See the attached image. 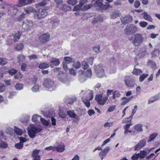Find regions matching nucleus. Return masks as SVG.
Listing matches in <instances>:
<instances>
[{
  "label": "nucleus",
  "mask_w": 160,
  "mask_h": 160,
  "mask_svg": "<svg viewBox=\"0 0 160 160\" xmlns=\"http://www.w3.org/2000/svg\"><path fill=\"white\" fill-rule=\"evenodd\" d=\"M121 22L123 24H125L128 23L132 20V17L129 15H127L126 16L122 17L121 18Z\"/></svg>",
  "instance_id": "14"
},
{
  "label": "nucleus",
  "mask_w": 160,
  "mask_h": 160,
  "mask_svg": "<svg viewBox=\"0 0 160 160\" xmlns=\"http://www.w3.org/2000/svg\"><path fill=\"white\" fill-rule=\"evenodd\" d=\"M110 150V148L109 147H107L103 149L102 151L104 153V155H106Z\"/></svg>",
  "instance_id": "55"
},
{
  "label": "nucleus",
  "mask_w": 160,
  "mask_h": 160,
  "mask_svg": "<svg viewBox=\"0 0 160 160\" xmlns=\"http://www.w3.org/2000/svg\"><path fill=\"white\" fill-rule=\"evenodd\" d=\"M66 76V74L60 72L58 75V78L61 82L63 83H67L68 82V80Z\"/></svg>",
  "instance_id": "11"
},
{
  "label": "nucleus",
  "mask_w": 160,
  "mask_h": 160,
  "mask_svg": "<svg viewBox=\"0 0 160 160\" xmlns=\"http://www.w3.org/2000/svg\"><path fill=\"white\" fill-rule=\"evenodd\" d=\"M142 73V71L140 69H137L135 68H134L132 73L136 75H139Z\"/></svg>",
  "instance_id": "23"
},
{
  "label": "nucleus",
  "mask_w": 160,
  "mask_h": 160,
  "mask_svg": "<svg viewBox=\"0 0 160 160\" xmlns=\"http://www.w3.org/2000/svg\"><path fill=\"white\" fill-rule=\"evenodd\" d=\"M27 0H19V3L21 6H24L27 4Z\"/></svg>",
  "instance_id": "59"
},
{
  "label": "nucleus",
  "mask_w": 160,
  "mask_h": 160,
  "mask_svg": "<svg viewBox=\"0 0 160 160\" xmlns=\"http://www.w3.org/2000/svg\"><path fill=\"white\" fill-rule=\"evenodd\" d=\"M38 67L41 69H46L49 67V65L48 63L43 62L40 64Z\"/></svg>",
  "instance_id": "28"
},
{
  "label": "nucleus",
  "mask_w": 160,
  "mask_h": 160,
  "mask_svg": "<svg viewBox=\"0 0 160 160\" xmlns=\"http://www.w3.org/2000/svg\"><path fill=\"white\" fill-rule=\"evenodd\" d=\"M119 15V13L118 11H116L115 12H112L111 17L112 18H115Z\"/></svg>",
  "instance_id": "41"
},
{
  "label": "nucleus",
  "mask_w": 160,
  "mask_h": 160,
  "mask_svg": "<svg viewBox=\"0 0 160 160\" xmlns=\"http://www.w3.org/2000/svg\"><path fill=\"white\" fill-rule=\"evenodd\" d=\"M67 114L71 118H76L77 115L74 112V111H67Z\"/></svg>",
  "instance_id": "30"
},
{
  "label": "nucleus",
  "mask_w": 160,
  "mask_h": 160,
  "mask_svg": "<svg viewBox=\"0 0 160 160\" xmlns=\"http://www.w3.org/2000/svg\"><path fill=\"white\" fill-rule=\"evenodd\" d=\"M51 23L53 25L58 24L60 22L58 18H55L51 21Z\"/></svg>",
  "instance_id": "35"
},
{
  "label": "nucleus",
  "mask_w": 160,
  "mask_h": 160,
  "mask_svg": "<svg viewBox=\"0 0 160 160\" xmlns=\"http://www.w3.org/2000/svg\"><path fill=\"white\" fill-rule=\"evenodd\" d=\"M28 58L29 60H31L32 59H38L37 56L35 55H32L28 56Z\"/></svg>",
  "instance_id": "63"
},
{
  "label": "nucleus",
  "mask_w": 160,
  "mask_h": 160,
  "mask_svg": "<svg viewBox=\"0 0 160 160\" xmlns=\"http://www.w3.org/2000/svg\"><path fill=\"white\" fill-rule=\"evenodd\" d=\"M40 120L42 124L44 125L48 126L49 124V122L48 121L42 118H40Z\"/></svg>",
  "instance_id": "47"
},
{
  "label": "nucleus",
  "mask_w": 160,
  "mask_h": 160,
  "mask_svg": "<svg viewBox=\"0 0 160 160\" xmlns=\"http://www.w3.org/2000/svg\"><path fill=\"white\" fill-rule=\"evenodd\" d=\"M24 47V44L23 43H21L17 45L15 48L17 49L18 51H19L23 48Z\"/></svg>",
  "instance_id": "45"
},
{
  "label": "nucleus",
  "mask_w": 160,
  "mask_h": 160,
  "mask_svg": "<svg viewBox=\"0 0 160 160\" xmlns=\"http://www.w3.org/2000/svg\"><path fill=\"white\" fill-rule=\"evenodd\" d=\"M79 80L81 82H84L86 80V77L84 74V72L82 70L79 72Z\"/></svg>",
  "instance_id": "16"
},
{
  "label": "nucleus",
  "mask_w": 160,
  "mask_h": 160,
  "mask_svg": "<svg viewBox=\"0 0 160 160\" xmlns=\"http://www.w3.org/2000/svg\"><path fill=\"white\" fill-rule=\"evenodd\" d=\"M140 26L142 28H145L148 25V23L145 21H141L139 22Z\"/></svg>",
  "instance_id": "56"
},
{
  "label": "nucleus",
  "mask_w": 160,
  "mask_h": 160,
  "mask_svg": "<svg viewBox=\"0 0 160 160\" xmlns=\"http://www.w3.org/2000/svg\"><path fill=\"white\" fill-rule=\"evenodd\" d=\"M142 125L141 124H138L134 125L133 128L134 129L138 132H142L143 131L142 129Z\"/></svg>",
  "instance_id": "22"
},
{
  "label": "nucleus",
  "mask_w": 160,
  "mask_h": 160,
  "mask_svg": "<svg viewBox=\"0 0 160 160\" xmlns=\"http://www.w3.org/2000/svg\"><path fill=\"white\" fill-rule=\"evenodd\" d=\"M50 62L55 66H58L60 64L59 60L55 58H53L50 61Z\"/></svg>",
  "instance_id": "24"
},
{
  "label": "nucleus",
  "mask_w": 160,
  "mask_h": 160,
  "mask_svg": "<svg viewBox=\"0 0 160 160\" xmlns=\"http://www.w3.org/2000/svg\"><path fill=\"white\" fill-rule=\"evenodd\" d=\"M132 118L130 117V116L128 118H125L122 121V123H127L131 122Z\"/></svg>",
  "instance_id": "46"
},
{
  "label": "nucleus",
  "mask_w": 160,
  "mask_h": 160,
  "mask_svg": "<svg viewBox=\"0 0 160 160\" xmlns=\"http://www.w3.org/2000/svg\"><path fill=\"white\" fill-rule=\"evenodd\" d=\"M59 116L62 118H64L66 117V116L67 115L66 112L62 110H60L59 112Z\"/></svg>",
  "instance_id": "51"
},
{
  "label": "nucleus",
  "mask_w": 160,
  "mask_h": 160,
  "mask_svg": "<svg viewBox=\"0 0 160 160\" xmlns=\"http://www.w3.org/2000/svg\"><path fill=\"white\" fill-rule=\"evenodd\" d=\"M81 63L82 65V68L83 69L86 70L89 67V65L86 61H83L81 62Z\"/></svg>",
  "instance_id": "42"
},
{
  "label": "nucleus",
  "mask_w": 160,
  "mask_h": 160,
  "mask_svg": "<svg viewBox=\"0 0 160 160\" xmlns=\"http://www.w3.org/2000/svg\"><path fill=\"white\" fill-rule=\"evenodd\" d=\"M124 81L125 84L128 87H133L136 84L134 77L132 75L125 76Z\"/></svg>",
  "instance_id": "5"
},
{
  "label": "nucleus",
  "mask_w": 160,
  "mask_h": 160,
  "mask_svg": "<svg viewBox=\"0 0 160 160\" xmlns=\"http://www.w3.org/2000/svg\"><path fill=\"white\" fill-rule=\"evenodd\" d=\"M40 151V150L36 149H34L32 152V157H35L38 156V155Z\"/></svg>",
  "instance_id": "52"
},
{
  "label": "nucleus",
  "mask_w": 160,
  "mask_h": 160,
  "mask_svg": "<svg viewBox=\"0 0 160 160\" xmlns=\"http://www.w3.org/2000/svg\"><path fill=\"white\" fill-rule=\"evenodd\" d=\"M60 9L64 12L69 11L71 10V8L70 6L66 4H62V6L60 8Z\"/></svg>",
  "instance_id": "21"
},
{
  "label": "nucleus",
  "mask_w": 160,
  "mask_h": 160,
  "mask_svg": "<svg viewBox=\"0 0 160 160\" xmlns=\"http://www.w3.org/2000/svg\"><path fill=\"white\" fill-rule=\"evenodd\" d=\"M146 140L145 139H143L140 140L135 147L134 150H139L144 147L146 145Z\"/></svg>",
  "instance_id": "13"
},
{
  "label": "nucleus",
  "mask_w": 160,
  "mask_h": 160,
  "mask_svg": "<svg viewBox=\"0 0 160 160\" xmlns=\"http://www.w3.org/2000/svg\"><path fill=\"white\" fill-rule=\"evenodd\" d=\"M26 14L22 13L21 15L17 18V21L18 22H20L25 17Z\"/></svg>",
  "instance_id": "54"
},
{
  "label": "nucleus",
  "mask_w": 160,
  "mask_h": 160,
  "mask_svg": "<svg viewBox=\"0 0 160 160\" xmlns=\"http://www.w3.org/2000/svg\"><path fill=\"white\" fill-rule=\"evenodd\" d=\"M15 88L17 90H21L23 88V85L21 83H17L15 85Z\"/></svg>",
  "instance_id": "40"
},
{
  "label": "nucleus",
  "mask_w": 160,
  "mask_h": 160,
  "mask_svg": "<svg viewBox=\"0 0 160 160\" xmlns=\"http://www.w3.org/2000/svg\"><path fill=\"white\" fill-rule=\"evenodd\" d=\"M138 153H135L132 157L131 158L133 160H137L140 157Z\"/></svg>",
  "instance_id": "61"
},
{
  "label": "nucleus",
  "mask_w": 160,
  "mask_h": 160,
  "mask_svg": "<svg viewBox=\"0 0 160 160\" xmlns=\"http://www.w3.org/2000/svg\"><path fill=\"white\" fill-rule=\"evenodd\" d=\"M34 25L33 22L31 20H26L23 21L22 24V29L23 31L30 30Z\"/></svg>",
  "instance_id": "8"
},
{
  "label": "nucleus",
  "mask_w": 160,
  "mask_h": 160,
  "mask_svg": "<svg viewBox=\"0 0 160 160\" xmlns=\"http://www.w3.org/2000/svg\"><path fill=\"white\" fill-rule=\"evenodd\" d=\"M122 100H124L121 103V105H125L128 102L127 99V97H126L123 98Z\"/></svg>",
  "instance_id": "64"
},
{
  "label": "nucleus",
  "mask_w": 160,
  "mask_h": 160,
  "mask_svg": "<svg viewBox=\"0 0 160 160\" xmlns=\"http://www.w3.org/2000/svg\"><path fill=\"white\" fill-rule=\"evenodd\" d=\"M104 0H96L94 3H91L84 6L82 8V11H86L90 9L93 6H94L98 11L105 10L109 7L108 2L105 3V5H103L102 2Z\"/></svg>",
  "instance_id": "1"
},
{
  "label": "nucleus",
  "mask_w": 160,
  "mask_h": 160,
  "mask_svg": "<svg viewBox=\"0 0 160 160\" xmlns=\"http://www.w3.org/2000/svg\"><path fill=\"white\" fill-rule=\"evenodd\" d=\"M25 58V57L22 54L19 55L17 57V61L18 62H23Z\"/></svg>",
  "instance_id": "32"
},
{
  "label": "nucleus",
  "mask_w": 160,
  "mask_h": 160,
  "mask_svg": "<svg viewBox=\"0 0 160 160\" xmlns=\"http://www.w3.org/2000/svg\"><path fill=\"white\" fill-rule=\"evenodd\" d=\"M7 63V59L0 58V65H4Z\"/></svg>",
  "instance_id": "53"
},
{
  "label": "nucleus",
  "mask_w": 160,
  "mask_h": 160,
  "mask_svg": "<svg viewBox=\"0 0 160 160\" xmlns=\"http://www.w3.org/2000/svg\"><path fill=\"white\" fill-rule=\"evenodd\" d=\"M147 152L144 150L141 151L140 153H138L139 154V157L141 158H142L145 157L147 155Z\"/></svg>",
  "instance_id": "50"
},
{
  "label": "nucleus",
  "mask_w": 160,
  "mask_h": 160,
  "mask_svg": "<svg viewBox=\"0 0 160 160\" xmlns=\"http://www.w3.org/2000/svg\"><path fill=\"white\" fill-rule=\"evenodd\" d=\"M17 71L16 70L13 69H10L8 71L9 74L11 75L15 74L17 73Z\"/></svg>",
  "instance_id": "60"
},
{
  "label": "nucleus",
  "mask_w": 160,
  "mask_h": 160,
  "mask_svg": "<svg viewBox=\"0 0 160 160\" xmlns=\"http://www.w3.org/2000/svg\"><path fill=\"white\" fill-rule=\"evenodd\" d=\"M67 2L69 4H71L72 6H74L77 3V1L76 0H68Z\"/></svg>",
  "instance_id": "58"
},
{
  "label": "nucleus",
  "mask_w": 160,
  "mask_h": 160,
  "mask_svg": "<svg viewBox=\"0 0 160 160\" xmlns=\"http://www.w3.org/2000/svg\"><path fill=\"white\" fill-rule=\"evenodd\" d=\"M148 76V74H143L141 75L139 78V81L140 82H142L144 79Z\"/></svg>",
  "instance_id": "49"
},
{
  "label": "nucleus",
  "mask_w": 160,
  "mask_h": 160,
  "mask_svg": "<svg viewBox=\"0 0 160 160\" xmlns=\"http://www.w3.org/2000/svg\"><path fill=\"white\" fill-rule=\"evenodd\" d=\"M8 144L2 141H0V148H6L8 147Z\"/></svg>",
  "instance_id": "39"
},
{
  "label": "nucleus",
  "mask_w": 160,
  "mask_h": 160,
  "mask_svg": "<svg viewBox=\"0 0 160 160\" xmlns=\"http://www.w3.org/2000/svg\"><path fill=\"white\" fill-rule=\"evenodd\" d=\"M148 64L153 68H155L156 66L155 63L151 60H149L148 61Z\"/></svg>",
  "instance_id": "44"
},
{
  "label": "nucleus",
  "mask_w": 160,
  "mask_h": 160,
  "mask_svg": "<svg viewBox=\"0 0 160 160\" xmlns=\"http://www.w3.org/2000/svg\"><path fill=\"white\" fill-rule=\"evenodd\" d=\"M95 72L97 76L99 78H102L105 76V73L103 67L101 64L95 65L94 67Z\"/></svg>",
  "instance_id": "6"
},
{
  "label": "nucleus",
  "mask_w": 160,
  "mask_h": 160,
  "mask_svg": "<svg viewBox=\"0 0 160 160\" xmlns=\"http://www.w3.org/2000/svg\"><path fill=\"white\" fill-rule=\"evenodd\" d=\"M50 36L48 33H45L41 35L39 37V40L42 43L48 42L50 39Z\"/></svg>",
  "instance_id": "12"
},
{
  "label": "nucleus",
  "mask_w": 160,
  "mask_h": 160,
  "mask_svg": "<svg viewBox=\"0 0 160 160\" xmlns=\"http://www.w3.org/2000/svg\"><path fill=\"white\" fill-rule=\"evenodd\" d=\"M158 135V133L156 132H154L151 134L150 135L148 139V140L147 142H150L153 141L157 136Z\"/></svg>",
  "instance_id": "25"
},
{
  "label": "nucleus",
  "mask_w": 160,
  "mask_h": 160,
  "mask_svg": "<svg viewBox=\"0 0 160 160\" xmlns=\"http://www.w3.org/2000/svg\"><path fill=\"white\" fill-rule=\"evenodd\" d=\"M21 34L22 32H20L16 33L13 36L14 41H18L19 39Z\"/></svg>",
  "instance_id": "27"
},
{
  "label": "nucleus",
  "mask_w": 160,
  "mask_h": 160,
  "mask_svg": "<svg viewBox=\"0 0 160 160\" xmlns=\"http://www.w3.org/2000/svg\"><path fill=\"white\" fill-rule=\"evenodd\" d=\"M137 31V28L134 25L129 24L124 29V32L126 34L130 35L133 34Z\"/></svg>",
  "instance_id": "7"
},
{
  "label": "nucleus",
  "mask_w": 160,
  "mask_h": 160,
  "mask_svg": "<svg viewBox=\"0 0 160 160\" xmlns=\"http://www.w3.org/2000/svg\"><path fill=\"white\" fill-rule=\"evenodd\" d=\"M37 78H33V82L35 84V85L32 88V91L34 92H38L39 90V86L38 84L36 83L37 81Z\"/></svg>",
  "instance_id": "18"
},
{
  "label": "nucleus",
  "mask_w": 160,
  "mask_h": 160,
  "mask_svg": "<svg viewBox=\"0 0 160 160\" xmlns=\"http://www.w3.org/2000/svg\"><path fill=\"white\" fill-rule=\"evenodd\" d=\"M42 129L37 128L33 124L29 125L28 128V134L29 137L32 138H34L36 134L41 132Z\"/></svg>",
  "instance_id": "3"
},
{
  "label": "nucleus",
  "mask_w": 160,
  "mask_h": 160,
  "mask_svg": "<svg viewBox=\"0 0 160 160\" xmlns=\"http://www.w3.org/2000/svg\"><path fill=\"white\" fill-rule=\"evenodd\" d=\"M23 144L21 142H19V143H17L15 144V147L17 149H21L23 147Z\"/></svg>",
  "instance_id": "48"
},
{
  "label": "nucleus",
  "mask_w": 160,
  "mask_h": 160,
  "mask_svg": "<svg viewBox=\"0 0 160 160\" xmlns=\"http://www.w3.org/2000/svg\"><path fill=\"white\" fill-rule=\"evenodd\" d=\"M5 89V87L4 85L0 83V92H3Z\"/></svg>",
  "instance_id": "57"
},
{
  "label": "nucleus",
  "mask_w": 160,
  "mask_h": 160,
  "mask_svg": "<svg viewBox=\"0 0 160 160\" xmlns=\"http://www.w3.org/2000/svg\"><path fill=\"white\" fill-rule=\"evenodd\" d=\"M84 74L86 77L90 78L92 76V72L90 69H88L85 72Z\"/></svg>",
  "instance_id": "33"
},
{
  "label": "nucleus",
  "mask_w": 160,
  "mask_h": 160,
  "mask_svg": "<svg viewBox=\"0 0 160 160\" xmlns=\"http://www.w3.org/2000/svg\"><path fill=\"white\" fill-rule=\"evenodd\" d=\"M87 1V0H81L79 3L75 6L73 9V11H77L78 10L80 9L83 6L84 3Z\"/></svg>",
  "instance_id": "15"
},
{
  "label": "nucleus",
  "mask_w": 160,
  "mask_h": 160,
  "mask_svg": "<svg viewBox=\"0 0 160 160\" xmlns=\"http://www.w3.org/2000/svg\"><path fill=\"white\" fill-rule=\"evenodd\" d=\"M65 146L63 143H61L56 147H55L56 150L59 152H62L65 150Z\"/></svg>",
  "instance_id": "17"
},
{
  "label": "nucleus",
  "mask_w": 160,
  "mask_h": 160,
  "mask_svg": "<svg viewBox=\"0 0 160 160\" xmlns=\"http://www.w3.org/2000/svg\"><path fill=\"white\" fill-rule=\"evenodd\" d=\"M45 149L48 151L52 150L53 151H55L56 150L55 147L53 146L47 147L45 148Z\"/></svg>",
  "instance_id": "62"
},
{
  "label": "nucleus",
  "mask_w": 160,
  "mask_h": 160,
  "mask_svg": "<svg viewBox=\"0 0 160 160\" xmlns=\"http://www.w3.org/2000/svg\"><path fill=\"white\" fill-rule=\"evenodd\" d=\"M14 131L18 135H21L22 134V131L20 129L15 127Z\"/></svg>",
  "instance_id": "43"
},
{
  "label": "nucleus",
  "mask_w": 160,
  "mask_h": 160,
  "mask_svg": "<svg viewBox=\"0 0 160 160\" xmlns=\"http://www.w3.org/2000/svg\"><path fill=\"white\" fill-rule=\"evenodd\" d=\"M47 15V12L45 9H40L38 11L34 13V17L35 18L38 19H41Z\"/></svg>",
  "instance_id": "9"
},
{
  "label": "nucleus",
  "mask_w": 160,
  "mask_h": 160,
  "mask_svg": "<svg viewBox=\"0 0 160 160\" xmlns=\"http://www.w3.org/2000/svg\"><path fill=\"white\" fill-rule=\"evenodd\" d=\"M160 53V51L158 49H155L151 52L152 57H155L158 56Z\"/></svg>",
  "instance_id": "31"
},
{
  "label": "nucleus",
  "mask_w": 160,
  "mask_h": 160,
  "mask_svg": "<svg viewBox=\"0 0 160 160\" xmlns=\"http://www.w3.org/2000/svg\"><path fill=\"white\" fill-rule=\"evenodd\" d=\"M73 66L75 68L78 69L81 68V64L79 61L74 62Z\"/></svg>",
  "instance_id": "37"
},
{
  "label": "nucleus",
  "mask_w": 160,
  "mask_h": 160,
  "mask_svg": "<svg viewBox=\"0 0 160 160\" xmlns=\"http://www.w3.org/2000/svg\"><path fill=\"white\" fill-rule=\"evenodd\" d=\"M142 15H143V18L144 19L151 22L152 21L153 19L146 12H144Z\"/></svg>",
  "instance_id": "19"
},
{
  "label": "nucleus",
  "mask_w": 160,
  "mask_h": 160,
  "mask_svg": "<svg viewBox=\"0 0 160 160\" xmlns=\"http://www.w3.org/2000/svg\"><path fill=\"white\" fill-rule=\"evenodd\" d=\"M41 118V116L38 114H35L33 116L32 118V121L33 122H37L39 118Z\"/></svg>",
  "instance_id": "36"
},
{
  "label": "nucleus",
  "mask_w": 160,
  "mask_h": 160,
  "mask_svg": "<svg viewBox=\"0 0 160 160\" xmlns=\"http://www.w3.org/2000/svg\"><path fill=\"white\" fill-rule=\"evenodd\" d=\"M103 21V18H102L100 16H98L96 18H93L92 20V22L93 24H95L98 23L99 22H102Z\"/></svg>",
  "instance_id": "20"
},
{
  "label": "nucleus",
  "mask_w": 160,
  "mask_h": 160,
  "mask_svg": "<svg viewBox=\"0 0 160 160\" xmlns=\"http://www.w3.org/2000/svg\"><path fill=\"white\" fill-rule=\"evenodd\" d=\"M82 102L84 103L86 107H89L90 105V103L89 102V99H87L82 98Z\"/></svg>",
  "instance_id": "34"
},
{
  "label": "nucleus",
  "mask_w": 160,
  "mask_h": 160,
  "mask_svg": "<svg viewBox=\"0 0 160 160\" xmlns=\"http://www.w3.org/2000/svg\"><path fill=\"white\" fill-rule=\"evenodd\" d=\"M121 96L120 92L118 91H115L113 93L112 98L114 100L117 98H119Z\"/></svg>",
  "instance_id": "26"
},
{
  "label": "nucleus",
  "mask_w": 160,
  "mask_h": 160,
  "mask_svg": "<svg viewBox=\"0 0 160 160\" xmlns=\"http://www.w3.org/2000/svg\"><path fill=\"white\" fill-rule=\"evenodd\" d=\"M64 59L65 62L68 64L72 62H73L72 58L68 57H65L64 58Z\"/></svg>",
  "instance_id": "38"
},
{
  "label": "nucleus",
  "mask_w": 160,
  "mask_h": 160,
  "mask_svg": "<svg viewBox=\"0 0 160 160\" xmlns=\"http://www.w3.org/2000/svg\"><path fill=\"white\" fill-rule=\"evenodd\" d=\"M42 85L46 90L50 91L53 90L56 87L54 81L49 78H46L43 80Z\"/></svg>",
  "instance_id": "4"
},
{
  "label": "nucleus",
  "mask_w": 160,
  "mask_h": 160,
  "mask_svg": "<svg viewBox=\"0 0 160 160\" xmlns=\"http://www.w3.org/2000/svg\"><path fill=\"white\" fill-rule=\"evenodd\" d=\"M24 10L26 14H29L33 11V8L31 7H29L25 8Z\"/></svg>",
  "instance_id": "29"
},
{
  "label": "nucleus",
  "mask_w": 160,
  "mask_h": 160,
  "mask_svg": "<svg viewBox=\"0 0 160 160\" xmlns=\"http://www.w3.org/2000/svg\"><path fill=\"white\" fill-rule=\"evenodd\" d=\"M95 99L98 104L103 105L108 100V97L106 96H103L102 94H100L97 95Z\"/></svg>",
  "instance_id": "10"
},
{
  "label": "nucleus",
  "mask_w": 160,
  "mask_h": 160,
  "mask_svg": "<svg viewBox=\"0 0 160 160\" xmlns=\"http://www.w3.org/2000/svg\"><path fill=\"white\" fill-rule=\"evenodd\" d=\"M129 39L134 46H138L142 43L143 38L142 34L137 33L132 36Z\"/></svg>",
  "instance_id": "2"
}]
</instances>
